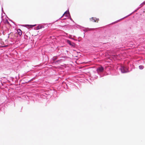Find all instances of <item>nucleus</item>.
<instances>
[{
    "instance_id": "5",
    "label": "nucleus",
    "mask_w": 145,
    "mask_h": 145,
    "mask_svg": "<svg viewBox=\"0 0 145 145\" xmlns=\"http://www.w3.org/2000/svg\"><path fill=\"white\" fill-rule=\"evenodd\" d=\"M91 19H92L93 20H94L93 22H96V21H97V20H99L98 18L97 19H96V20H95V19H94V18H93V17H92L91 18Z\"/></svg>"
},
{
    "instance_id": "7",
    "label": "nucleus",
    "mask_w": 145,
    "mask_h": 145,
    "mask_svg": "<svg viewBox=\"0 0 145 145\" xmlns=\"http://www.w3.org/2000/svg\"><path fill=\"white\" fill-rule=\"evenodd\" d=\"M143 66L142 65H140L139 66V68L140 69H142L143 68Z\"/></svg>"
},
{
    "instance_id": "11",
    "label": "nucleus",
    "mask_w": 145,
    "mask_h": 145,
    "mask_svg": "<svg viewBox=\"0 0 145 145\" xmlns=\"http://www.w3.org/2000/svg\"><path fill=\"white\" fill-rule=\"evenodd\" d=\"M54 59V61L56 59V58H54V59Z\"/></svg>"
},
{
    "instance_id": "8",
    "label": "nucleus",
    "mask_w": 145,
    "mask_h": 145,
    "mask_svg": "<svg viewBox=\"0 0 145 145\" xmlns=\"http://www.w3.org/2000/svg\"><path fill=\"white\" fill-rule=\"evenodd\" d=\"M5 23H7V24H8L9 23L8 22L7 20L5 21Z\"/></svg>"
},
{
    "instance_id": "6",
    "label": "nucleus",
    "mask_w": 145,
    "mask_h": 145,
    "mask_svg": "<svg viewBox=\"0 0 145 145\" xmlns=\"http://www.w3.org/2000/svg\"><path fill=\"white\" fill-rule=\"evenodd\" d=\"M69 11H66V12H65L63 14L62 16H63L65 14H69Z\"/></svg>"
},
{
    "instance_id": "1",
    "label": "nucleus",
    "mask_w": 145,
    "mask_h": 145,
    "mask_svg": "<svg viewBox=\"0 0 145 145\" xmlns=\"http://www.w3.org/2000/svg\"><path fill=\"white\" fill-rule=\"evenodd\" d=\"M121 71L122 73L127 72L126 67L124 66H122L120 68Z\"/></svg>"
},
{
    "instance_id": "3",
    "label": "nucleus",
    "mask_w": 145,
    "mask_h": 145,
    "mask_svg": "<svg viewBox=\"0 0 145 145\" xmlns=\"http://www.w3.org/2000/svg\"><path fill=\"white\" fill-rule=\"evenodd\" d=\"M66 42L67 43L69 44L71 46H73V47L75 46V44L73 42H72L70 40H67L66 41Z\"/></svg>"
},
{
    "instance_id": "10",
    "label": "nucleus",
    "mask_w": 145,
    "mask_h": 145,
    "mask_svg": "<svg viewBox=\"0 0 145 145\" xmlns=\"http://www.w3.org/2000/svg\"><path fill=\"white\" fill-rule=\"evenodd\" d=\"M145 4V3L144 2L143 3L141 4V5H142L141 7H142L143 5H144Z\"/></svg>"
},
{
    "instance_id": "12",
    "label": "nucleus",
    "mask_w": 145,
    "mask_h": 145,
    "mask_svg": "<svg viewBox=\"0 0 145 145\" xmlns=\"http://www.w3.org/2000/svg\"><path fill=\"white\" fill-rule=\"evenodd\" d=\"M92 19H90V20H91L92 21Z\"/></svg>"
},
{
    "instance_id": "2",
    "label": "nucleus",
    "mask_w": 145,
    "mask_h": 145,
    "mask_svg": "<svg viewBox=\"0 0 145 145\" xmlns=\"http://www.w3.org/2000/svg\"><path fill=\"white\" fill-rule=\"evenodd\" d=\"M104 70V68L102 66L99 67L97 68V71L98 73L102 72Z\"/></svg>"
},
{
    "instance_id": "9",
    "label": "nucleus",
    "mask_w": 145,
    "mask_h": 145,
    "mask_svg": "<svg viewBox=\"0 0 145 145\" xmlns=\"http://www.w3.org/2000/svg\"><path fill=\"white\" fill-rule=\"evenodd\" d=\"M28 26H30V27H32L33 26H34L35 25H28Z\"/></svg>"
},
{
    "instance_id": "4",
    "label": "nucleus",
    "mask_w": 145,
    "mask_h": 145,
    "mask_svg": "<svg viewBox=\"0 0 145 145\" xmlns=\"http://www.w3.org/2000/svg\"><path fill=\"white\" fill-rule=\"evenodd\" d=\"M17 32H18V34L20 36L21 35H22V31L20 29H18V30Z\"/></svg>"
}]
</instances>
